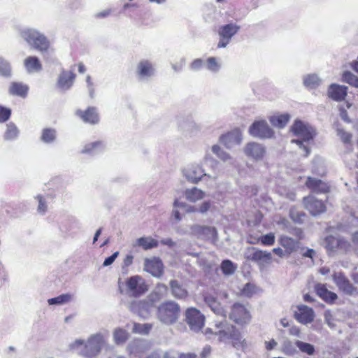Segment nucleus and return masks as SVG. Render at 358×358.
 <instances>
[{
	"label": "nucleus",
	"instance_id": "nucleus-38",
	"mask_svg": "<svg viewBox=\"0 0 358 358\" xmlns=\"http://www.w3.org/2000/svg\"><path fill=\"white\" fill-rule=\"evenodd\" d=\"M19 130L13 123L7 124V129L4 134V138L8 141L13 140L17 137Z\"/></svg>",
	"mask_w": 358,
	"mask_h": 358
},
{
	"label": "nucleus",
	"instance_id": "nucleus-28",
	"mask_svg": "<svg viewBox=\"0 0 358 358\" xmlns=\"http://www.w3.org/2000/svg\"><path fill=\"white\" fill-rule=\"evenodd\" d=\"M158 245V241L150 236H148L137 238L135 243L134 244V246L141 248L144 250H148L154 248H157Z\"/></svg>",
	"mask_w": 358,
	"mask_h": 358
},
{
	"label": "nucleus",
	"instance_id": "nucleus-29",
	"mask_svg": "<svg viewBox=\"0 0 358 358\" xmlns=\"http://www.w3.org/2000/svg\"><path fill=\"white\" fill-rule=\"evenodd\" d=\"M170 287L173 296L178 299H185L187 296L188 292L183 286L176 280L170 281Z\"/></svg>",
	"mask_w": 358,
	"mask_h": 358
},
{
	"label": "nucleus",
	"instance_id": "nucleus-36",
	"mask_svg": "<svg viewBox=\"0 0 358 358\" xmlns=\"http://www.w3.org/2000/svg\"><path fill=\"white\" fill-rule=\"evenodd\" d=\"M220 268L224 275H230L235 272L236 266L231 260L225 259L222 262Z\"/></svg>",
	"mask_w": 358,
	"mask_h": 358
},
{
	"label": "nucleus",
	"instance_id": "nucleus-13",
	"mask_svg": "<svg viewBox=\"0 0 358 358\" xmlns=\"http://www.w3.org/2000/svg\"><path fill=\"white\" fill-rule=\"evenodd\" d=\"M306 187L313 193L327 194L331 190V185L325 180L308 176L305 182Z\"/></svg>",
	"mask_w": 358,
	"mask_h": 358
},
{
	"label": "nucleus",
	"instance_id": "nucleus-33",
	"mask_svg": "<svg viewBox=\"0 0 358 358\" xmlns=\"http://www.w3.org/2000/svg\"><path fill=\"white\" fill-rule=\"evenodd\" d=\"M295 345L302 353H304L307 355L312 356L315 352V348L314 345L309 343L303 342L301 341H296L295 342Z\"/></svg>",
	"mask_w": 358,
	"mask_h": 358
},
{
	"label": "nucleus",
	"instance_id": "nucleus-15",
	"mask_svg": "<svg viewBox=\"0 0 358 358\" xmlns=\"http://www.w3.org/2000/svg\"><path fill=\"white\" fill-rule=\"evenodd\" d=\"M75 115L85 123L96 124L99 122L100 117L96 107L89 106L85 110L78 109Z\"/></svg>",
	"mask_w": 358,
	"mask_h": 358
},
{
	"label": "nucleus",
	"instance_id": "nucleus-6",
	"mask_svg": "<svg viewBox=\"0 0 358 358\" xmlns=\"http://www.w3.org/2000/svg\"><path fill=\"white\" fill-rule=\"evenodd\" d=\"M251 315L247 308L240 303H235L231 308L229 319L236 324L243 327L251 320Z\"/></svg>",
	"mask_w": 358,
	"mask_h": 358
},
{
	"label": "nucleus",
	"instance_id": "nucleus-52",
	"mask_svg": "<svg viewBox=\"0 0 358 358\" xmlns=\"http://www.w3.org/2000/svg\"><path fill=\"white\" fill-rule=\"evenodd\" d=\"M204 299L205 301L208 304V306L214 312L219 310L220 304L215 297L212 296H206Z\"/></svg>",
	"mask_w": 358,
	"mask_h": 358
},
{
	"label": "nucleus",
	"instance_id": "nucleus-45",
	"mask_svg": "<svg viewBox=\"0 0 358 358\" xmlns=\"http://www.w3.org/2000/svg\"><path fill=\"white\" fill-rule=\"evenodd\" d=\"M191 229L192 233L196 236L205 234L206 232L215 231V229L214 227L201 226L198 224L193 225L191 227Z\"/></svg>",
	"mask_w": 358,
	"mask_h": 358
},
{
	"label": "nucleus",
	"instance_id": "nucleus-42",
	"mask_svg": "<svg viewBox=\"0 0 358 358\" xmlns=\"http://www.w3.org/2000/svg\"><path fill=\"white\" fill-rule=\"evenodd\" d=\"M114 339L117 344L124 343L128 338L127 332L123 329H116L113 333Z\"/></svg>",
	"mask_w": 358,
	"mask_h": 358
},
{
	"label": "nucleus",
	"instance_id": "nucleus-26",
	"mask_svg": "<svg viewBox=\"0 0 358 358\" xmlns=\"http://www.w3.org/2000/svg\"><path fill=\"white\" fill-rule=\"evenodd\" d=\"M254 251L250 255L249 259L257 263H269L272 259L271 252L252 248Z\"/></svg>",
	"mask_w": 358,
	"mask_h": 358
},
{
	"label": "nucleus",
	"instance_id": "nucleus-50",
	"mask_svg": "<svg viewBox=\"0 0 358 358\" xmlns=\"http://www.w3.org/2000/svg\"><path fill=\"white\" fill-rule=\"evenodd\" d=\"M338 136L340 137L342 142L345 144H350L352 141V135L346 132L342 129H338Z\"/></svg>",
	"mask_w": 358,
	"mask_h": 358
},
{
	"label": "nucleus",
	"instance_id": "nucleus-25",
	"mask_svg": "<svg viewBox=\"0 0 358 358\" xmlns=\"http://www.w3.org/2000/svg\"><path fill=\"white\" fill-rule=\"evenodd\" d=\"M155 69L153 64L148 60L141 61L137 66V74L141 78H148L153 76Z\"/></svg>",
	"mask_w": 358,
	"mask_h": 358
},
{
	"label": "nucleus",
	"instance_id": "nucleus-21",
	"mask_svg": "<svg viewBox=\"0 0 358 358\" xmlns=\"http://www.w3.org/2000/svg\"><path fill=\"white\" fill-rule=\"evenodd\" d=\"M156 301H152L150 299V294L147 299L133 301L130 304V310L133 312H136L141 314L143 311L149 312V310L154 306Z\"/></svg>",
	"mask_w": 358,
	"mask_h": 358
},
{
	"label": "nucleus",
	"instance_id": "nucleus-32",
	"mask_svg": "<svg viewBox=\"0 0 358 358\" xmlns=\"http://www.w3.org/2000/svg\"><path fill=\"white\" fill-rule=\"evenodd\" d=\"M185 196L186 199L190 201L194 202L198 200H200L204 197V192L201 189H199L196 187H193L192 189H187L185 190Z\"/></svg>",
	"mask_w": 358,
	"mask_h": 358
},
{
	"label": "nucleus",
	"instance_id": "nucleus-62",
	"mask_svg": "<svg viewBox=\"0 0 358 358\" xmlns=\"http://www.w3.org/2000/svg\"><path fill=\"white\" fill-rule=\"evenodd\" d=\"M210 206L211 204L210 201H205L201 205L199 211L202 213H204L209 210Z\"/></svg>",
	"mask_w": 358,
	"mask_h": 358
},
{
	"label": "nucleus",
	"instance_id": "nucleus-46",
	"mask_svg": "<svg viewBox=\"0 0 358 358\" xmlns=\"http://www.w3.org/2000/svg\"><path fill=\"white\" fill-rule=\"evenodd\" d=\"M10 64L3 58L0 57V76L8 77L10 75Z\"/></svg>",
	"mask_w": 358,
	"mask_h": 358
},
{
	"label": "nucleus",
	"instance_id": "nucleus-14",
	"mask_svg": "<svg viewBox=\"0 0 358 358\" xmlns=\"http://www.w3.org/2000/svg\"><path fill=\"white\" fill-rule=\"evenodd\" d=\"M249 133L252 136L262 138H271L274 134L273 131L264 120L255 122L250 127Z\"/></svg>",
	"mask_w": 358,
	"mask_h": 358
},
{
	"label": "nucleus",
	"instance_id": "nucleus-16",
	"mask_svg": "<svg viewBox=\"0 0 358 358\" xmlns=\"http://www.w3.org/2000/svg\"><path fill=\"white\" fill-rule=\"evenodd\" d=\"M144 270L153 276L159 278L164 273V265L159 258L145 259Z\"/></svg>",
	"mask_w": 358,
	"mask_h": 358
},
{
	"label": "nucleus",
	"instance_id": "nucleus-53",
	"mask_svg": "<svg viewBox=\"0 0 358 358\" xmlns=\"http://www.w3.org/2000/svg\"><path fill=\"white\" fill-rule=\"evenodd\" d=\"M196 168L189 169L187 171L186 176L188 178L189 180L196 182H198L202 176L201 172L199 173L198 175H196Z\"/></svg>",
	"mask_w": 358,
	"mask_h": 358
},
{
	"label": "nucleus",
	"instance_id": "nucleus-58",
	"mask_svg": "<svg viewBox=\"0 0 358 358\" xmlns=\"http://www.w3.org/2000/svg\"><path fill=\"white\" fill-rule=\"evenodd\" d=\"M212 348L210 345H206L202 349L199 357L200 358H208L211 354Z\"/></svg>",
	"mask_w": 358,
	"mask_h": 358
},
{
	"label": "nucleus",
	"instance_id": "nucleus-40",
	"mask_svg": "<svg viewBox=\"0 0 358 358\" xmlns=\"http://www.w3.org/2000/svg\"><path fill=\"white\" fill-rule=\"evenodd\" d=\"M56 138V131L53 129H44L41 134V140L47 143H52Z\"/></svg>",
	"mask_w": 358,
	"mask_h": 358
},
{
	"label": "nucleus",
	"instance_id": "nucleus-11",
	"mask_svg": "<svg viewBox=\"0 0 358 358\" xmlns=\"http://www.w3.org/2000/svg\"><path fill=\"white\" fill-rule=\"evenodd\" d=\"M332 279L343 293L349 296L358 294L357 288L351 283L343 272H335L332 275Z\"/></svg>",
	"mask_w": 358,
	"mask_h": 358
},
{
	"label": "nucleus",
	"instance_id": "nucleus-59",
	"mask_svg": "<svg viewBox=\"0 0 358 358\" xmlns=\"http://www.w3.org/2000/svg\"><path fill=\"white\" fill-rule=\"evenodd\" d=\"M118 254H119L118 252H115L112 255H110V257H107L104 260V262L103 263V266H108L109 265H111L114 262L115 259L117 258Z\"/></svg>",
	"mask_w": 358,
	"mask_h": 358
},
{
	"label": "nucleus",
	"instance_id": "nucleus-49",
	"mask_svg": "<svg viewBox=\"0 0 358 358\" xmlns=\"http://www.w3.org/2000/svg\"><path fill=\"white\" fill-rule=\"evenodd\" d=\"M220 64L215 57H209L206 60V68L213 72H217L220 69Z\"/></svg>",
	"mask_w": 358,
	"mask_h": 358
},
{
	"label": "nucleus",
	"instance_id": "nucleus-37",
	"mask_svg": "<svg viewBox=\"0 0 358 358\" xmlns=\"http://www.w3.org/2000/svg\"><path fill=\"white\" fill-rule=\"evenodd\" d=\"M289 217L297 223H302L306 217V214L301 210H299L296 208L293 207L289 210Z\"/></svg>",
	"mask_w": 358,
	"mask_h": 358
},
{
	"label": "nucleus",
	"instance_id": "nucleus-35",
	"mask_svg": "<svg viewBox=\"0 0 358 358\" xmlns=\"http://www.w3.org/2000/svg\"><path fill=\"white\" fill-rule=\"evenodd\" d=\"M321 83L320 79L314 74L308 75L303 78L304 85L310 89H315Z\"/></svg>",
	"mask_w": 358,
	"mask_h": 358
},
{
	"label": "nucleus",
	"instance_id": "nucleus-56",
	"mask_svg": "<svg viewBox=\"0 0 358 358\" xmlns=\"http://www.w3.org/2000/svg\"><path fill=\"white\" fill-rule=\"evenodd\" d=\"M324 320H325V322H327V324L330 327H335V324L334 322V317L331 313V311L329 310H326L324 312Z\"/></svg>",
	"mask_w": 358,
	"mask_h": 358
},
{
	"label": "nucleus",
	"instance_id": "nucleus-20",
	"mask_svg": "<svg viewBox=\"0 0 358 358\" xmlns=\"http://www.w3.org/2000/svg\"><path fill=\"white\" fill-rule=\"evenodd\" d=\"M316 294L326 303L333 304L338 299L336 293L329 291L327 285L322 283H317L315 285Z\"/></svg>",
	"mask_w": 358,
	"mask_h": 358
},
{
	"label": "nucleus",
	"instance_id": "nucleus-3",
	"mask_svg": "<svg viewBox=\"0 0 358 358\" xmlns=\"http://www.w3.org/2000/svg\"><path fill=\"white\" fill-rule=\"evenodd\" d=\"M180 312V307L178 303L168 300L162 302L157 307V317L162 323L172 324L177 322Z\"/></svg>",
	"mask_w": 358,
	"mask_h": 358
},
{
	"label": "nucleus",
	"instance_id": "nucleus-34",
	"mask_svg": "<svg viewBox=\"0 0 358 358\" xmlns=\"http://www.w3.org/2000/svg\"><path fill=\"white\" fill-rule=\"evenodd\" d=\"M104 148L103 143L101 141L87 143L82 150V153L90 154L95 151H99Z\"/></svg>",
	"mask_w": 358,
	"mask_h": 358
},
{
	"label": "nucleus",
	"instance_id": "nucleus-8",
	"mask_svg": "<svg viewBox=\"0 0 358 358\" xmlns=\"http://www.w3.org/2000/svg\"><path fill=\"white\" fill-rule=\"evenodd\" d=\"M185 322L189 325L191 330L199 331L204 326L205 317L196 308H188L185 313Z\"/></svg>",
	"mask_w": 358,
	"mask_h": 358
},
{
	"label": "nucleus",
	"instance_id": "nucleus-41",
	"mask_svg": "<svg viewBox=\"0 0 358 358\" xmlns=\"http://www.w3.org/2000/svg\"><path fill=\"white\" fill-rule=\"evenodd\" d=\"M295 346V343H293L289 340L285 341L282 345V352L286 355L292 356L296 353Z\"/></svg>",
	"mask_w": 358,
	"mask_h": 358
},
{
	"label": "nucleus",
	"instance_id": "nucleus-60",
	"mask_svg": "<svg viewBox=\"0 0 358 358\" xmlns=\"http://www.w3.org/2000/svg\"><path fill=\"white\" fill-rule=\"evenodd\" d=\"M203 64H204V62L201 59H194L191 63L190 66H191V69L193 70H198V69H200L203 66Z\"/></svg>",
	"mask_w": 358,
	"mask_h": 358
},
{
	"label": "nucleus",
	"instance_id": "nucleus-39",
	"mask_svg": "<svg viewBox=\"0 0 358 358\" xmlns=\"http://www.w3.org/2000/svg\"><path fill=\"white\" fill-rule=\"evenodd\" d=\"M152 328V324L150 323L141 324L134 323L133 331L140 334H148Z\"/></svg>",
	"mask_w": 358,
	"mask_h": 358
},
{
	"label": "nucleus",
	"instance_id": "nucleus-19",
	"mask_svg": "<svg viewBox=\"0 0 358 358\" xmlns=\"http://www.w3.org/2000/svg\"><path fill=\"white\" fill-rule=\"evenodd\" d=\"M244 152L248 157L255 160L262 159L266 152L262 145L255 142L248 143L245 147Z\"/></svg>",
	"mask_w": 358,
	"mask_h": 358
},
{
	"label": "nucleus",
	"instance_id": "nucleus-9",
	"mask_svg": "<svg viewBox=\"0 0 358 358\" xmlns=\"http://www.w3.org/2000/svg\"><path fill=\"white\" fill-rule=\"evenodd\" d=\"M304 208L309 212L312 216L320 215L327 210L325 203L315 196L309 194L302 199Z\"/></svg>",
	"mask_w": 358,
	"mask_h": 358
},
{
	"label": "nucleus",
	"instance_id": "nucleus-64",
	"mask_svg": "<svg viewBox=\"0 0 358 358\" xmlns=\"http://www.w3.org/2000/svg\"><path fill=\"white\" fill-rule=\"evenodd\" d=\"M178 358H198L194 352H182L178 355Z\"/></svg>",
	"mask_w": 358,
	"mask_h": 358
},
{
	"label": "nucleus",
	"instance_id": "nucleus-27",
	"mask_svg": "<svg viewBox=\"0 0 358 358\" xmlns=\"http://www.w3.org/2000/svg\"><path fill=\"white\" fill-rule=\"evenodd\" d=\"M28 91L29 87L27 85L18 82L11 83L8 89L10 94L23 98L27 96Z\"/></svg>",
	"mask_w": 358,
	"mask_h": 358
},
{
	"label": "nucleus",
	"instance_id": "nucleus-5",
	"mask_svg": "<svg viewBox=\"0 0 358 358\" xmlns=\"http://www.w3.org/2000/svg\"><path fill=\"white\" fill-rule=\"evenodd\" d=\"M103 344V339L99 336H91L87 342H84L83 341L78 340L76 341L74 343L76 346L83 345V348L81 350V354L87 358H92L97 355L101 348Z\"/></svg>",
	"mask_w": 358,
	"mask_h": 358
},
{
	"label": "nucleus",
	"instance_id": "nucleus-57",
	"mask_svg": "<svg viewBox=\"0 0 358 358\" xmlns=\"http://www.w3.org/2000/svg\"><path fill=\"white\" fill-rule=\"evenodd\" d=\"M37 199L38 201V210L41 213H44L47 210V205L45 201L44 200L43 197L41 195H38L37 196Z\"/></svg>",
	"mask_w": 358,
	"mask_h": 358
},
{
	"label": "nucleus",
	"instance_id": "nucleus-31",
	"mask_svg": "<svg viewBox=\"0 0 358 358\" xmlns=\"http://www.w3.org/2000/svg\"><path fill=\"white\" fill-rule=\"evenodd\" d=\"M168 292V287L162 283H158L155 289L150 293V299L152 301H158L164 298Z\"/></svg>",
	"mask_w": 358,
	"mask_h": 358
},
{
	"label": "nucleus",
	"instance_id": "nucleus-4",
	"mask_svg": "<svg viewBox=\"0 0 358 358\" xmlns=\"http://www.w3.org/2000/svg\"><path fill=\"white\" fill-rule=\"evenodd\" d=\"M23 38L34 49L43 52L50 48L48 38L39 31L34 29H27L22 33Z\"/></svg>",
	"mask_w": 358,
	"mask_h": 358
},
{
	"label": "nucleus",
	"instance_id": "nucleus-61",
	"mask_svg": "<svg viewBox=\"0 0 358 358\" xmlns=\"http://www.w3.org/2000/svg\"><path fill=\"white\" fill-rule=\"evenodd\" d=\"M273 252L278 256L279 257H284L285 256L288 257L289 255H288L286 252V250L284 249L282 250L281 248H275L273 249Z\"/></svg>",
	"mask_w": 358,
	"mask_h": 358
},
{
	"label": "nucleus",
	"instance_id": "nucleus-7",
	"mask_svg": "<svg viewBox=\"0 0 358 358\" xmlns=\"http://www.w3.org/2000/svg\"><path fill=\"white\" fill-rule=\"evenodd\" d=\"M325 248L328 252H347L351 248L350 243L341 236H327L324 238Z\"/></svg>",
	"mask_w": 358,
	"mask_h": 358
},
{
	"label": "nucleus",
	"instance_id": "nucleus-43",
	"mask_svg": "<svg viewBox=\"0 0 358 358\" xmlns=\"http://www.w3.org/2000/svg\"><path fill=\"white\" fill-rule=\"evenodd\" d=\"M342 79L349 85L355 87H358V77L350 71H345L342 75Z\"/></svg>",
	"mask_w": 358,
	"mask_h": 358
},
{
	"label": "nucleus",
	"instance_id": "nucleus-48",
	"mask_svg": "<svg viewBox=\"0 0 358 358\" xmlns=\"http://www.w3.org/2000/svg\"><path fill=\"white\" fill-rule=\"evenodd\" d=\"M259 240L263 245L271 246L275 243V237L274 234L271 232L261 236Z\"/></svg>",
	"mask_w": 358,
	"mask_h": 358
},
{
	"label": "nucleus",
	"instance_id": "nucleus-22",
	"mask_svg": "<svg viewBox=\"0 0 358 358\" xmlns=\"http://www.w3.org/2000/svg\"><path fill=\"white\" fill-rule=\"evenodd\" d=\"M348 87L336 84H332L328 90L329 96L334 101H341L347 96Z\"/></svg>",
	"mask_w": 358,
	"mask_h": 358
},
{
	"label": "nucleus",
	"instance_id": "nucleus-51",
	"mask_svg": "<svg viewBox=\"0 0 358 358\" xmlns=\"http://www.w3.org/2000/svg\"><path fill=\"white\" fill-rule=\"evenodd\" d=\"M255 292L256 287L252 283L245 284L241 290L242 294L247 297H251Z\"/></svg>",
	"mask_w": 358,
	"mask_h": 358
},
{
	"label": "nucleus",
	"instance_id": "nucleus-10",
	"mask_svg": "<svg viewBox=\"0 0 358 358\" xmlns=\"http://www.w3.org/2000/svg\"><path fill=\"white\" fill-rule=\"evenodd\" d=\"M126 286L130 295L134 297H139L148 290V285L145 280L139 275L128 278L126 281Z\"/></svg>",
	"mask_w": 358,
	"mask_h": 358
},
{
	"label": "nucleus",
	"instance_id": "nucleus-18",
	"mask_svg": "<svg viewBox=\"0 0 358 358\" xmlns=\"http://www.w3.org/2000/svg\"><path fill=\"white\" fill-rule=\"evenodd\" d=\"M294 317L299 322L306 324L313 321L314 312L311 308L301 305L298 306Z\"/></svg>",
	"mask_w": 358,
	"mask_h": 358
},
{
	"label": "nucleus",
	"instance_id": "nucleus-44",
	"mask_svg": "<svg viewBox=\"0 0 358 358\" xmlns=\"http://www.w3.org/2000/svg\"><path fill=\"white\" fill-rule=\"evenodd\" d=\"M71 299V295L69 294H63L57 297L51 298L48 300V303L50 305L52 304H62L70 301Z\"/></svg>",
	"mask_w": 358,
	"mask_h": 358
},
{
	"label": "nucleus",
	"instance_id": "nucleus-55",
	"mask_svg": "<svg viewBox=\"0 0 358 358\" xmlns=\"http://www.w3.org/2000/svg\"><path fill=\"white\" fill-rule=\"evenodd\" d=\"M212 151L223 160H226L229 158V155L224 152L221 148L217 145H215L212 147Z\"/></svg>",
	"mask_w": 358,
	"mask_h": 358
},
{
	"label": "nucleus",
	"instance_id": "nucleus-23",
	"mask_svg": "<svg viewBox=\"0 0 358 358\" xmlns=\"http://www.w3.org/2000/svg\"><path fill=\"white\" fill-rule=\"evenodd\" d=\"M278 243L286 250L288 255L296 251L299 242L285 235H281L278 238Z\"/></svg>",
	"mask_w": 358,
	"mask_h": 358
},
{
	"label": "nucleus",
	"instance_id": "nucleus-47",
	"mask_svg": "<svg viewBox=\"0 0 358 358\" xmlns=\"http://www.w3.org/2000/svg\"><path fill=\"white\" fill-rule=\"evenodd\" d=\"M289 120V116L288 115H280L272 120V123L279 127H285Z\"/></svg>",
	"mask_w": 358,
	"mask_h": 358
},
{
	"label": "nucleus",
	"instance_id": "nucleus-17",
	"mask_svg": "<svg viewBox=\"0 0 358 358\" xmlns=\"http://www.w3.org/2000/svg\"><path fill=\"white\" fill-rule=\"evenodd\" d=\"M242 141V133L239 129H234L227 134L222 135L220 141L227 148L234 145L240 144Z\"/></svg>",
	"mask_w": 358,
	"mask_h": 358
},
{
	"label": "nucleus",
	"instance_id": "nucleus-63",
	"mask_svg": "<svg viewBox=\"0 0 358 358\" xmlns=\"http://www.w3.org/2000/svg\"><path fill=\"white\" fill-rule=\"evenodd\" d=\"M300 333H301V330H300L299 327H298L297 326H292L289 329V334L292 336H299Z\"/></svg>",
	"mask_w": 358,
	"mask_h": 358
},
{
	"label": "nucleus",
	"instance_id": "nucleus-54",
	"mask_svg": "<svg viewBox=\"0 0 358 358\" xmlns=\"http://www.w3.org/2000/svg\"><path fill=\"white\" fill-rule=\"evenodd\" d=\"M10 115V109L0 106V123L6 122Z\"/></svg>",
	"mask_w": 358,
	"mask_h": 358
},
{
	"label": "nucleus",
	"instance_id": "nucleus-12",
	"mask_svg": "<svg viewBox=\"0 0 358 358\" xmlns=\"http://www.w3.org/2000/svg\"><path fill=\"white\" fill-rule=\"evenodd\" d=\"M239 29V26L232 23L221 26L218 31L220 41L217 44V48H222L226 47L229 43L232 36L238 32Z\"/></svg>",
	"mask_w": 358,
	"mask_h": 358
},
{
	"label": "nucleus",
	"instance_id": "nucleus-2",
	"mask_svg": "<svg viewBox=\"0 0 358 358\" xmlns=\"http://www.w3.org/2000/svg\"><path fill=\"white\" fill-rule=\"evenodd\" d=\"M291 131L300 138L292 139L291 142L297 144L299 148L303 149L305 151L304 156L307 157L310 154V150L303 143H308L313 139L315 135L314 129L301 120H296L291 127Z\"/></svg>",
	"mask_w": 358,
	"mask_h": 358
},
{
	"label": "nucleus",
	"instance_id": "nucleus-30",
	"mask_svg": "<svg viewBox=\"0 0 358 358\" xmlns=\"http://www.w3.org/2000/svg\"><path fill=\"white\" fill-rule=\"evenodd\" d=\"M24 65L29 73L38 72L42 69V64L38 57L29 56L24 61Z\"/></svg>",
	"mask_w": 358,
	"mask_h": 358
},
{
	"label": "nucleus",
	"instance_id": "nucleus-24",
	"mask_svg": "<svg viewBox=\"0 0 358 358\" xmlns=\"http://www.w3.org/2000/svg\"><path fill=\"white\" fill-rule=\"evenodd\" d=\"M76 78V74L72 71H62L58 78L57 85L63 90L69 89Z\"/></svg>",
	"mask_w": 358,
	"mask_h": 358
},
{
	"label": "nucleus",
	"instance_id": "nucleus-1",
	"mask_svg": "<svg viewBox=\"0 0 358 358\" xmlns=\"http://www.w3.org/2000/svg\"><path fill=\"white\" fill-rule=\"evenodd\" d=\"M220 329L217 332H213L210 329H206L205 335L210 338V335L218 336L219 341L229 342L234 348L244 350L247 347L246 340L243 338L240 330L233 324L220 323L217 325Z\"/></svg>",
	"mask_w": 358,
	"mask_h": 358
}]
</instances>
